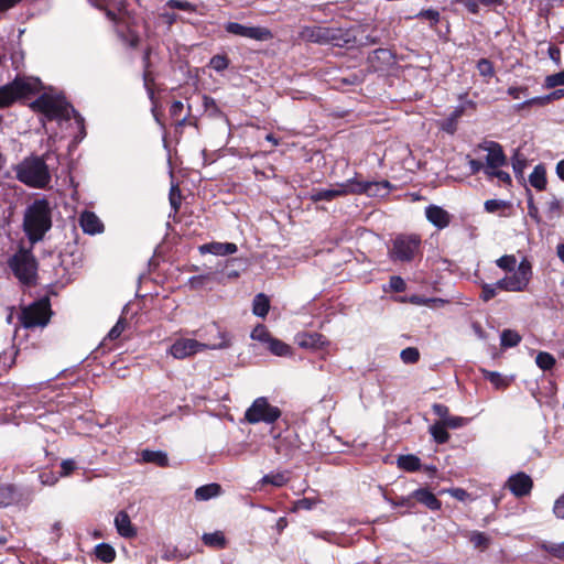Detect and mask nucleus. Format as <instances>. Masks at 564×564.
I'll use <instances>...</instances> for the list:
<instances>
[{"mask_svg": "<svg viewBox=\"0 0 564 564\" xmlns=\"http://www.w3.org/2000/svg\"><path fill=\"white\" fill-rule=\"evenodd\" d=\"M390 183L382 182H361L356 178H350L345 183L336 185V188L329 189H313L310 193V199L314 203L326 200L330 202L339 196L349 194H367L368 196H382L388 194Z\"/></svg>", "mask_w": 564, "mask_h": 564, "instance_id": "f257e3e1", "label": "nucleus"}, {"mask_svg": "<svg viewBox=\"0 0 564 564\" xmlns=\"http://www.w3.org/2000/svg\"><path fill=\"white\" fill-rule=\"evenodd\" d=\"M209 334H216L214 341L200 343L192 338L176 339L170 347V354L176 359H184L205 349H226L231 346V336L228 332L223 330L216 323L208 328Z\"/></svg>", "mask_w": 564, "mask_h": 564, "instance_id": "f03ea898", "label": "nucleus"}, {"mask_svg": "<svg viewBox=\"0 0 564 564\" xmlns=\"http://www.w3.org/2000/svg\"><path fill=\"white\" fill-rule=\"evenodd\" d=\"M302 39L305 41L317 43L321 45H333L337 47H354L357 37L352 29H343L325 25L304 26L301 32Z\"/></svg>", "mask_w": 564, "mask_h": 564, "instance_id": "7ed1b4c3", "label": "nucleus"}, {"mask_svg": "<svg viewBox=\"0 0 564 564\" xmlns=\"http://www.w3.org/2000/svg\"><path fill=\"white\" fill-rule=\"evenodd\" d=\"M13 171L19 182L32 188H46L52 180L50 169L43 156H26L13 166Z\"/></svg>", "mask_w": 564, "mask_h": 564, "instance_id": "20e7f679", "label": "nucleus"}, {"mask_svg": "<svg viewBox=\"0 0 564 564\" xmlns=\"http://www.w3.org/2000/svg\"><path fill=\"white\" fill-rule=\"evenodd\" d=\"M52 227L51 207L46 199H35L24 213L23 229L31 242L42 240Z\"/></svg>", "mask_w": 564, "mask_h": 564, "instance_id": "39448f33", "label": "nucleus"}, {"mask_svg": "<svg viewBox=\"0 0 564 564\" xmlns=\"http://www.w3.org/2000/svg\"><path fill=\"white\" fill-rule=\"evenodd\" d=\"M43 89L36 77L17 76L11 83L0 87V108H7L21 98L35 95Z\"/></svg>", "mask_w": 564, "mask_h": 564, "instance_id": "423d86ee", "label": "nucleus"}, {"mask_svg": "<svg viewBox=\"0 0 564 564\" xmlns=\"http://www.w3.org/2000/svg\"><path fill=\"white\" fill-rule=\"evenodd\" d=\"M8 263L20 283L26 286L35 285L37 261L30 250L20 249L9 259Z\"/></svg>", "mask_w": 564, "mask_h": 564, "instance_id": "0eeeda50", "label": "nucleus"}, {"mask_svg": "<svg viewBox=\"0 0 564 564\" xmlns=\"http://www.w3.org/2000/svg\"><path fill=\"white\" fill-rule=\"evenodd\" d=\"M532 275V263L527 258H523L518 264L516 272L511 275H506L492 284L496 286V290L506 292H523L528 289Z\"/></svg>", "mask_w": 564, "mask_h": 564, "instance_id": "6e6552de", "label": "nucleus"}, {"mask_svg": "<svg viewBox=\"0 0 564 564\" xmlns=\"http://www.w3.org/2000/svg\"><path fill=\"white\" fill-rule=\"evenodd\" d=\"M421 238L419 235H398L392 240L389 257L393 262H411L420 252Z\"/></svg>", "mask_w": 564, "mask_h": 564, "instance_id": "1a4fd4ad", "label": "nucleus"}, {"mask_svg": "<svg viewBox=\"0 0 564 564\" xmlns=\"http://www.w3.org/2000/svg\"><path fill=\"white\" fill-rule=\"evenodd\" d=\"M51 316L48 300H41L24 306L21 310L19 319L24 328L44 327Z\"/></svg>", "mask_w": 564, "mask_h": 564, "instance_id": "9d476101", "label": "nucleus"}, {"mask_svg": "<svg viewBox=\"0 0 564 564\" xmlns=\"http://www.w3.org/2000/svg\"><path fill=\"white\" fill-rule=\"evenodd\" d=\"M281 416V410L271 405L267 398H257L247 409L245 419L250 424L267 423L272 424Z\"/></svg>", "mask_w": 564, "mask_h": 564, "instance_id": "9b49d317", "label": "nucleus"}, {"mask_svg": "<svg viewBox=\"0 0 564 564\" xmlns=\"http://www.w3.org/2000/svg\"><path fill=\"white\" fill-rule=\"evenodd\" d=\"M30 108L34 111L42 112L50 120L68 118V107L59 104L47 94H43L32 101Z\"/></svg>", "mask_w": 564, "mask_h": 564, "instance_id": "f8f14e48", "label": "nucleus"}, {"mask_svg": "<svg viewBox=\"0 0 564 564\" xmlns=\"http://www.w3.org/2000/svg\"><path fill=\"white\" fill-rule=\"evenodd\" d=\"M225 30L234 35L252 39L257 41H269L273 37L272 32L263 26H246L237 22H228Z\"/></svg>", "mask_w": 564, "mask_h": 564, "instance_id": "ddd939ff", "label": "nucleus"}, {"mask_svg": "<svg viewBox=\"0 0 564 564\" xmlns=\"http://www.w3.org/2000/svg\"><path fill=\"white\" fill-rule=\"evenodd\" d=\"M479 148L488 152L486 156V170L491 171L506 165L507 158L503 153L502 147L499 143L494 141L484 142L479 144Z\"/></svg>", "mask_w": 564, "mask_h": 564, "instance_id": "4468645a", "label": "nucleus"}, {"mask_svg": "<svg viewBox=\"0 0 564 564\" xmlns=\"http://www.w3.org/2000/svg\"><path fill=\"white\" fill-rule=\"evenodd\" d=\"M507 487L516 497H524L531 492L533 481L529 475L520 471L509 477Z\"/></svg>", "mask_w": 564, "mask_h": 564, "instance_id": "2eb2a0df", "label": "nucleus"}, {"mask_svg": "<svg viewBox=\"0 0 564 564\" xmlns=\"http://www.w3.org/2000/svg\"><path fill=\"white\" fill-rule=\"evenodd\" d=\"M368 62L375 70H382L394 64V54L389 48H377L369 54Z\"/></svg>", "mask_w": 564, "mask_h": 564, "instance_id": "dca6fc26", "label": "nucleus"}, {"mask_svg": "<svg viewBox=\"0 0 564 564\" xmlns=\"http://www.w3.org/2000/svg\"><path fill=\"white\" fill-rule=\"evenodd\" d=\"M425 216L427 220L438 229L447 227L451 223L449 213L436 205L427 206L425 209Z\"/></svg>", "mask_w": 564, "mask_h": 564, "instance_id": "f3484780", "label": "nucleus"}, {"mask_svg": "<svg viewBox=\"0 0 564 564\" xmlns=\"http://www.w3.org/2000/svg\"><path fill=\"white\" fill-rule=\"evenodd\" d=\"M296 344L306 349H318L327 344L326 338L319 333H301L295 337Z\"/></svg>", "mask_w": 564, "mask_h": 564, "instance_id": "a211bd4d", "label": "nucleus"}, {"mask_svg": "<svg viewBox=\"0 0 564 564\" xmlns=\"http://www.w3.org/2000/svg\"><path fill=\"white\" fill-rule=\"evenodd\" d=\"M79 223L83 231L89 235L99 234L104 230L101 220L93 212H84L80 215Z\"/></svg>", "mask_w": 564, "mask_h": 564, "instance_id": "6ab92c4d", "label": "nucleus"}, {"mask_svg": "<svg viewBox=\"0 0 564 564\" xmlns=\"http://www.w3.org/2000/svg\"><path fill=\"white\" fill-rule=\"evenodd\" d=\"M115 525L118 533L123 538H133L137 534L133 528L129 514L121 510L116 514Z\"/></svg>", "mask_w": 564, "mask_h": 564, "instance_id": "aec40b11", "label": "nucleus"}, {"mask_svg": "<svg viewBox=\"0 0 564 564\" xmlns=\"http://www.w3.org/2000/svg\"><path fill=\"white\" fill-rule=\"evenodd\" d=\"M237 249V246L232 242H210L199 247L202 253H212L216 256L232 254Z\"/></svg>", "mask_w": 564, "mask_h": 564, "instance_id": "412c9836", "label": "nucleus"}, {"mask_svg": "<svg viewBox=\"0 0 564 564\" xmlns=\"http://www.w3.org/2000/svg\"><path fill=\"white\" fill-rule=\"evenodd\" d=\"M414 500L427 507L430 510L436 511L442 507V502L436 496L426 488H419L413 491Z\"/></svg>", "mask_w": 564, "mask_h": 564, "instance_id": "4be33fe9", "label": "nucleus"}, {"mask_svg": "<svg viewBox=\"0 0 564 564\" xmlns=\"http://www.w3.org/2000/svg\"><path fill=\"white\" fill-rule=\"evenodd\" d=\"M141 459L144 463L154 464L159 467H166L169 465L167 455L163 451L144 449L141 452Z\"/></svg>", "mask_w": 564, "mask_h": 564, "instance_id": "5701e85b", "label": "nucleus"}, {"mask_svg": "<svg viewBox=\"0 0 564 564\" xmlns=\"http://www.w3.org/2000/svg\"><path fill=\"white\" fill-rule=\"evenodd\" d=\"M531 186L538 191H543L546 187V170L543 164H538L529 176Z\"/></svg>", "mask_w": 564, "mask_h": 564, "instance_id": "b1692460", "label": "nucleus"}, {"mask_svg": "<svg viewBox=\"0 0 564 564\" xmlns=\"http://www.w3.org/2000/svg\"><path fill=\"white\" fill-rule=\"evenodd\" d=\"M220 492H221L220 485H218L216 482H213V484H208V485H204V486L198 487L195 490V498L197 500L205 501V500H208L210 498L219 496Z\"/></svg>", "mask_w": 564, "mask_h": 564, "instance_id": "393cba45", "label": "nucleus"}, {"mask_svg": "<svg viewBox=\"0 0 564 564\" xmlns=\"http://www.w3.org/2000/svg\"><path fill=\"white\" fill-rule=\"evenodd\" d=\"M270 308V301L267 295L259 293L253 299L252 312L259 317H265Z\"/></svg>", "mask_w": 564, "mask_h": 564, "instance_id": "a878e982", "label": "nucleus"}, {"mask_svg": "<svg viewBox=\"0 0 564 564\" xmlns=\"http://www.w3.org/2000/svg\"><path fill=\"white\" fill-rule=\"evenodd\" d=\"M398 467L406 471H416L421 467V460L412 454L401 455L398 458Z\"/></svg>", "mask_w": 564, "mask_h": 564, "instance_id": "bb28decb", "label": "nucleus"}, {"mask_svg": "<svg viewBox=\"0 0 564 564\" xmlns=\"http://www.w3.org/2000/svg\"><path fill=\"white\" fill-rule=\"evenodd\" d=\"M95 555L105 563H111L116 558V551L110 544L99 543L95 546Z\"/></svg>", "mask_w": 564, "mask_h": 564, "instance_id": "cd10ccee", "label": "nucleus"}, {"mask_svg": "<svg viewBox=\"0 0 564 564\" xmlns=\"http://www.w3.org/2000/svg\"><path fill=\"white\" fill-rule=\"evenodd\" d=\"M522 337L513 329H503L500 335V345L503 348L516 347L520 344Z\"/></svg>", "mask_w": 564, "mask_h": 564, "instance_id": "c85d7f7f", "label": "nucleus"}, {"mask_svg": "<svg viewBox=\"0 0 564 564\" xmlns=\"http://www.w3.org/2000/svg\"><path fill=\"white\" fill-rule=\"evenodd\" d=\"M430 433L437 444H445L449 440V433L441 421L430 426Z\"/></svg>", "mask_w": 564, "mask_h": 564, "instance_id": "c756f323", "label": "nucleus"}, {"mask_svg": "<svg viewBox=\"0 0 564 564\" xmlns=\"http://www.w3.org/2000/svg\"><path fill=\"white\" fill-rule=\"evenodd\" d=\"M202 539L207 546L216 549H224L226 546V538L220 531L205 533Z\"/></svg>", "mask_w": 564, "mask_h": 564, "instance_id": "7c9ffc66", "label": "nucleus"}, {"mask_svg": "<svg viewBox=\"0 0 564 564\" xmlns=\"http://www.w3.org/2000/svg\"><path fill=\"white\" fill-rule=\"evenodd\" d=\"M289 481L286 473H272L264 475L261 479L262 485H272L274 487H282Z\"/></svg>", "mask_w": 564, "mask_h": 564, "instance_id": "2f4dec72", "label": "nucleus"}, {"mask_svg": "<svg viewBox=\"0 0 564 564\" xmlns=\"http://www.w3.org/2000/svg\"><path fill=\"white\" fill-rule=\"evenodd\" d=\"M15 489L13 485L0 484V508L10 506L14 501Z\"/></svg>", "mask_w": 564, "mask_h": 564, "instance_id": "473e14b6", "label": "nucleus"}, {"mask_svg": "<svg viewBox=\"0 0 564 564\" xmlns=\"http://www.w3.org/2000/svg\"><path fill=\"white\" fill-rule=\"evenodd\" d=\"M555 362L556 360L553 355L546 351H540L535 357L536 366L544 371L551 370L555 366Z\"/></svg>", "mask_w": 564, "mask_h": 564, "instance_id": "72a5a7b5", "label": "nucleus"}, {"mask_svg": "<svg viewBox=\"0 0 564 564\" xmlns=\"http://www.w3.org/2000/svg\"><path fill=\"white\" fill-rule=\"evenodd\" d=\"M469 541L476 549L484 551L489 546L491 540L484 532L473 531L469 535Z\"/></svg>", "mask_w": 564, "mask_h": 564, "instance_id": "f704fd0d", "label": "nucleus"}, {"mask_svg": "<svg viewBox=\"0 0 564 564\" xmlns=\"http://www.w3.org/2000/svg\"><path fill=\"white\" fill-rule=\"evenodd\" d=\"M268 349L275 356H286L290 354L291 348L289 345L278 338H271L268 343Z\"/></svg>", "mask_w": 564, "mask_h": 564, "instance_id": "c9c22d12", "label": "nucleus"}, {"mask_svg": "<svg viewBox=\"0 0 564 564\" xmlns=\"http://www.w3.org/2000/svg\"><path fill=\"white\" fill-rule=\"evenodd\" d=\"M498 268L507 272H516L517 259L513 254H505L496 260Z\"/></svg>", "mask_w": 564, "mask_h": 564, "instance_id": "e433bc0d", "label": "nucleus"}, {"mask_svg": "<svg viewBox=\"0 0 564 564\" xmlns=\"http://www.w3.org/2000/svg\"><path fill=\"white\" fill-rule=\"evenodd\" d=\"M216 271L208 272L202 275L191 276L188 280V284L192 289L198 290L202 289L208 281L215 280Z\"/></svg>", "mask_w": 564, "mask_h": 564, "instance_id": "4c0bfd02", "label": "nucleus"}, {"mask_svg": "<svg viewBox=\"0 0 564 564\" xmlns=\"http://www.w3.org/2000/svg\"><path fill=\"white\" fill-rule=\"evenodd\" d=\"M546 215L550 219L558 218L562 215V203L554 195L546 203Z\"/></svg>", "mask_w": 564, "mask_h": 564, "instance_id": "58836bf2", "label": "nucleus"}, {"mask_svg": "<svg viewBox=\"0 0 564 564\" xmlns=\"http://www.w3.org/2000/svg\"><path fill=\"white\" fill-rule=\"evenodd\" d=\"M414 18L427 20L430 22V25L433 28L440 22L441 14L435 9H426L421 10L417 14L414 15Z\"/></svg>", "mask_w": 564, "mask_h": 564, "instance_id": "ea45409f", "label": "nucleus"}, {"mask_svg": "<svg viewBox=\"0 0 564 564\" xmlns=\"http://www.w3.org/2000/svg\"><path fill=\"white\" fill-rule=\"evenodd\" d=\"M400 358L404 364H415L420 359V351L415 347H408L401 350Z\"/></svg>", "mask_w": 564, "mask_h": 564, "instance_id": "a19ab883", "label": "nucleus"}, {"mask_svg": "<svg viewBox=\"0 0 564 564\" xmlns=\"http://www.w3.org/2000/svg\"><path fill=\"white\" fill-rule=\"evenodd\" d=\"M525 189L528 196V214L536 224H539L541 221L539 208L534 203L531 189L528 187Z\"/></svg>", "mask_w": 564, "mask_h": 564, "instance_id": "79ce46f5", "label": "nucleus"}, {"mask_svg": "<svg viewBox=\"0 0 564 564\" xmlns=\"http://www.w3.org/2000/svg\"><path fill=\"white\" fill-rule=\"evenodd\" d=\"M251 338L268 344L272 336L264 325H258L251 332Z\"/></svg>", "mask_w": 564, "mask_h": 564, "instance_id": "37998d69", "label": "nucleus"}, {"mask_svg": "<svg viewBox=\"0 0 564 564\" xmlns=\"http://www.w3.org/2000/svg\"><path fill=\"white\" fill-rule=\"evenodd\" d=\"M485 378L488 379L497 389L506 388L508 381L499 372L496 371H484Z\"/></svg>", "mask_w": 564, "mask_h": 564, "instance_id": "c03bdc74", "label": "nucleus"}, {"mask_svg": "<svg viewBox=\"0 0 564 564\" xmlns=\"http://www.w3.org/2000/svg\"><path fill=\"white\" fill-rule=\"evenodd\" d=\"M550 102H551V99H550V95L547 94L544 96L529 98L525 101H523L522 104L517 105V109H522V108L529 107V106H545Z\"/></svg>", "mask_w": 564, "mask_h": 564, "instance_id": "a18cd8bd", "label": "nucleus"}, {"mask_svg": "<svg viewBox=\"0 0 564 564\" xmlns=\"http://www.w3.org/2000/svg\"><path fill=\"white\" fill-rule=\"evenodd\" d=\"M525 166H527V160L519 153H516L512 158V167H513L516 177L523 176V170L525 169Z\"/></svg>", "mask_w": 564, "mask_h": 564, "instance_id": "49530a36", "label": "nucleus"}, {"mask_svg": "<svg viewBox=\"0 0 564 564\" xmlns=\"http://www.w3.org/2000/svg\"><path fill=\"white\" fill-rule=\"evenodd\" d=\"M166 7H169L171 9H177V10H183V11H188V12L196 11L195 4H193L188 1H182V0H169L166 2Z\"/></svg>", "mask_w": 564, "mask_h": 564, "instance_id": "de8ad7c7", "label": "nucleus"}, {"mask_svg": "<svg viewBox=\"0 0 564 564\" xmlns=\"http://www.w3.org/2000/svg\"><path fill=\"white\" fill-rule=\"evenodd\" d=\"M477 69L484 77H491L495 73L492 63L487 58H481L478 61Z\"/></svg>", "mask_w": 564, "mask_h": 564, "instance_id": "09e8293b", "label": "nucleus"}, {"mask_svg": "<svg viewBox=\"0 0 564 564\" xmlns=\"http://www.w3.org/2000/svg\"><path fill=\"white\" fill-rule=\"evenodd\" d=\"M389 502L394 507H406L412 509L415 506L413 492L405 497H398L397 499H389Z\"/></svg>", "mask_w": 564, "mask_h": 564, "instance_id": "8fccbe9b", "label": "nucleus"}, {"mask_svg": "<svg viewBox=\"0 0 564 564\" xmlns=\"http://www.w3.org/2000/svg\"><path fill=\"white\" fill-rule=\"evenodd\" d=\"M209 65L217 72H223L229 65V61L226 55H215L210 58Z\"/></svg>", "mask_w": 564, "mask_h": 564, "instance_id": "3c124183", "label": "nucleus"}, {"mask_svg": "<svg viewBox=\"0 0 564 564\" xmlns=\"http://www.w3.org/2000/svg\"><path fill=\"white\" fill-rule=\"evenodd\" d=\"M562 85H564V69L556 74L549 75L545 78V87L546 88H554L556 86H562Z\"/></svg>", "mask_w": 564, "mask_h": 564, "instance_id": "603ef678", "label": "nucleus"}, {"mask_svg": "<svg viewBox=\"0 0 564 564\" xmlns=\"http://www.w3.org/2000/svg\"><path fill=\"white\" fill-rule=\"evenodd\" d=\"M446 429H458L464 426L468 419L462 416H448L445 421H441Z\"/></svg>", "mask_w": 564, "mask_h": 564, "instance_id": "864d4df0", "label": "nucleus"}, {"mask_svg": "<svg viewBox=\"0 0 564 564\" xmlns=\"http://www.w3.org/2000/svg\"><path fill=\"white\" fill-rule=\"evenodd\" d=\"M508 206V203L501 199H488L485 202V210L488 213H496Z\"/></svg>", "mask_w": 564, "mask_h": 564, "instance_id": "5fc2aeb1", "label": "nucleus"}, {"mask_svg": "<svg viewBox=\"0 0 564 564\" xmlns=\"http://www.w3.org/2000/svg\"><path fill=\"white\" fill-rule=\"evenodd\" d=\"M169 198H170V204H171L172 208L174 209V212H177L181 206V198H182L181 191L177 186L173 185L171 187Z\"/></svg>", "mask_w": 564, "mask_h": 564, "instance_id": "6e6d98bb", "label": "nucleus"}, {"mask_svg": "<svg viewBox=\"0 0 564 564\" xmlns=\"http://www.w3.org/2000/svg\"><path fill=\"white\" fill-rule=\"evenodd\" d=\"M543 549L551 555L564 561V542L560 544L543 545Z\"/></svg>", "mask_w": 564, "mask_h": 564, "instance_id": "4d7b16f0", "label": "nucleus"}, {"mask_svg": "<svg viewBox=\"0 0 564 564\" xmlns=\"http://www.w3.org/2000/svg\"><path fill=\"white\" fill-rule=\"evenodd\" d=\"M126 327V321L124 318H119L118 322L115 324V326L109 330L107 338L110 340L117 339Z\"/></svg>", "mask_w": 564, "mask_h": 564, "instance_id": "13d9d810", "label": "nucleus"}, {"mask_svg": "<svg viewBox=\"0 0 564 564\" xmlns=\"http://www.w3.org/2000/svg\"><path fill=\"white\" fill-rule=\"evenodd\" d=\"M389 284H390V289L397 293L404 292L406 289L405 281L401 276H398V275L391 276Z\"/></svg>", "mask_w": 564, "mask_h": 564, "instance_id": "bf43d9fd", "label": "nucleus"}, {"mask_svg": "<svg viewBox=\"0 0 564 564\" xmlns=\"http://www.w3.org/2000/svg\"><path fill=\"white\" fill-rule=\"evenodd\" d=\"M486 174L490 177H497L499 181L506 183V184H510L511 183V176L509 173L502 171V170H485Z\"/></svg>", "mask_w": 564, "mask_h": 564, "instance_id": "052dcab7", "label": "nucleus"}, {"mask_svg": "<svg viewBox=\"0 0 564 564\" xmlns=\"http://www.w3.org/2000/svg\"><path fill=\"white\" fill-rule=\"evenodd\" d=\"M496 295H497V290H496V286L494 284L486 283V284L482 285V288H481V299L485 302L490 301Z\"/></svg>", "mask_w": 564, "mask_h": 564, "instance_id": "680f3d73", "label": "nucleus"}, {"mask_svg": "<svg viewBox=\"0 0 564 564\" xmlns=\"http://www.w3.org/2000/svg\"><path fill=\"white\" fill-rule=\"evenodd\" d=\"M451 3L463 4L473 14H477L479 12L477 0H451Z\"/></svg>", "mask_w": 564, "mask_h": 564, "instance_id": "e2e57ef3", "label": "nucleus"}, {"mask_svg": "<svg viewBox=\"0 0 564 564\" xmlns=\"http://www.w3.org/2000/svg\"><path fill=\"white\" fill-rule=\"evenodd\" d=\"M432 409L433 412L441 417L440 421H445L449 416V409L442 403H434Z\"/></svg>", "mask_w": 564, "mask_h": 564, "instance_id": "0e129e2a", "label": "nucleus"}, {"mask_svg": "<svg viewBox=\"0 0 564 564\" xmlns=\"http://www.w3.org/2000/svg\"><path fill=\"white\" fill-rule=\"evenodd\" d=\"M528 87H509L508 95L513 99H519L521 96H528Z\"/></svg>", "mask_w": 564, "mask_h": 564, "instance_id": "69168bd1", "label": "nucleus"}, {"mask_svg": "<svg viewBox=\"0 0 564 564\" xmlns=\"http://www.w3.org/2000/svg\"><path fill=\"white\" fill-rule=\"evenodd\" d=\"M76 468V463L73 459H65L61 464V475L68 476Z\"/></svg>", "mask_w": 564, "mask_h": 564, "instance_id": "338daca9", "label": "nucleus"}, {"mask_svg": "<svg viewBox=\"0 0 564 564\" xmlns=\"http://www.w3.org/2000/svg\"><path fill=\"white\" fill-rule=\"evenodd\" d=\"M553 510L557 518L564 519V495L555 501Z\"/></svg>", "mask_w": 564, "mask_h": 564, "instance_id": "774afa93", "label": "nucleus"}]
</instances>
